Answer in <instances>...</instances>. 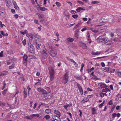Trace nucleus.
I'll return each mask as SVG.
<instances>
[{
	"label": "nucleus",
	"mask_w": 121,
	"mask_h": 121,
	"mask_svg": "<svg viewBox=\"0 0 121 121\" xmlns=\"http://www.w3.org/2000/svg\"><path fill=\"white\" fill-rule=\"evenodd\" d=\"M14 5V7L15 9L17 10H19V8L17 6V4L16 5Z\"/></svg>",
	"instance_id": "nucleus-35"
},
{
	"label": "nucleus",
	"mask_w": 121,
	"mask_h": 121,
	"mask_svg": "<svg viewBox=\"0 0 121 121\" xmlns=\"http://www.w3.org/2000/svg\"><path fill=\"white\" fill-rule=\"evenodd\" d=\"M3 51H1L0 53V57H2L3 56Z\"/></svg>",
	"instance_id": "nucleus-55"
},
{
	"label": "nucleus",
	"mask_w": 121,
	"mask_h": 121,
	"mask_svg": "<svg viewBox=\"0 0 121 121\" xmlns=\"http://www.w3.org/2000/svg\"><path fill=\"white\" fill-rule=\"evenodd\" d=\"M49 74H54L55 71H49Z\"/></svg>",
	"instance_id": "nucleus-45"
},
{
	"label": "nucleus",
	"mask_w": 121,
	"mask_h": 121,
	"mask_svg": "<svg viewBox=\"0 0 121 121\" xmlns=\"http://www.w3.org/2000/svg\"><path fill=\"white\" fill-rule=\"evenodd\" d=\"M98 43L102 44H107V45H111L112 43L110 41L107 37H104L103 36H100L97 39Z\"/></svg>",
	"instance_id": "nucleus-1"
},
{
	"label": "nucleus",
	"mask_w": 121,
	"mask_h": 121,
	"mask_svg": "<svg viewBox=\"0 0 121 121\" xmlns=\"http://www.w3.org/2000/svg\"><path fill=\"white\" fill-rule=\"evenodd\" d=\"M94 77L91 78V79H93L94 80H96L98 79L97 77L95 75V76H93Z\"/></svg>",
	"instance_id": "nucleus-38"
},
{
	"label": "nucleus",
	"mask_w": 121,
	"mask_h": 121,
	"mask_svg": "<svg viewBox=\"0 0 121 121\" xmlns=\"http://www.w3.org/2000/svg\"><path fill=\"white\" fill-rule=\"evenodd\" d=\"M54 113L56 115H57L60 116L61 115V114L60 112L58 110H54Z\"/></svg>",
	"instance_id": "nucleus-10"
},
{
	"label": "nucleus",
	"mask_w": 121,
	"mask_h": 121,
	"mask_svg": "<svg viewBox=\"0 0 121 121\" xmlns=\"http://www.w3.org/2000/svg\"><path fill=\"white\" fill-rule=\"evenodd\" d=\"M29 56L30 57V59H35L36 58V57L35 56L33 55H30Z\"/></svg>",
	"instance_id": "nucleus-39"
},
{
	"label": "nucleus",
	"mask_w": 121,
	"mask_h": 121,
	"mask_svg": "<svg viewBox=\"0 0 121 121\" xmlns=\"http://www.w3.org/2000/svg\"><path fill=\"white\" fill-rule=\"evenodd\" d=\"M23 44L24 46H25L26 44V39H24L22 41Z\"/></svg>",
	"instance_id": "nucleus-42"
},
{
	"label": "nucleus",
	"mask_w": 121,
	"mask_h": 121,
	"mask_svg": "<svg viewBox=\"0 0 121 121\" xmlns=\"http://www.w3.org/2000/svg\"><path fill=\"white\" fill-rule=\"evenodd\" d=\"M108 104L109 105H112L113 104L112 101V100H110L108 102Z\"/></svg>",
	"instance_id": "nucleus-51"
},
{
	"label": "nucleus",
	"mask_w": 121,
	"mask_h": 121,
	"mask_svg": "<svg viewBox=\"0 0 121 121\" xmlns=\"http://www.w3.org/2000/svg\"><path fill=\"white\" fill-rule=\"evenodd\" d=\"M49 78L51 81H52L54 79L55 77L54 74H49Z\"/></svg>",
	"instance_id": "nucleus-17"
},
{
	"label": "nucleus",
	"mask_w": 121,
	"mask_h": 121,
	"mask_svg": "<svg viewBox=\"0 0 121 121\" xmlns=\"http://www.w3.org/2000/svg\"><path fill=\"white\" fill-rule=\"evenodd\" d=\"M52 117L53 119L58 121H59L60 120V118L57 115H54L52 116Z\"/></svg>",
	"instance_id": "nucleus-12"
},
{
	"label": "nucleus",
	"mask_w": 121,
	"mask_h": 121,
	"mask_svg": "<svg viewBox=\"0 0 121 121\" xmlns=\"http://www.w3.org/2000/svg\"><path fill=\"white\" fill-rule=\"evenodd\" d=\"M66 58L69 61L72 62L73 63L74 61L73 59L70 58L69 57H67Z\"/></svg>",
	"instance_id": "nucleus-32"
},
{
	"label": "nucleus",
	"mask_w": 121,
	"mask_h": 121,
	"mask_svg": "<svg viewBox=\"0 0 121 121\" xmlns=\"http://www.w3.org/2000/svg\"><path fill=\"white\" fill-rule=\"evenodd\" d=\"M73 63L74 64V65L76 67L78 66V64L75 61L73 62Z\"/></svg>",
	"instance_id": "nucleus-52"
},
{
	"label": "nucleus",
	"mask_w": 121,
	"mask_h": 121,
	"mask_svg": "<svg viewBox=\"0 0 121 121\" xmlns=\"http://www.w3.org/2000/svg\"><path fill=\"white\" fill-rule=\"evenodd\" d=\"M112 118L113 119L114 118L116 117V113H113L112 114Z\"/></svg>",
	"instance_id": "nucleus-49"
},
{
	"label": "nucleus",
	"mask_w": 121,
	"mask_h": 121,
	"mask_svg": "<svg viewBox=\"0 0 121 121\" xmlns=\"http://www.w3.org/2000/svg\"><path fill=\"white\" fill-rule=\"evenodd\" d=\"M49 54L50 56L52 57L56 56L57 55V52L52 49L49 52Z\"/></svg>",
	"instance_id": "nucleus-4"
},
{
	"label": "nucleus",
	"mask_w": 121,
	"mask_h": 121,
	"mask_svg": "<svg viewBox=\"0 0 121 121\" xmlns=\"http://www.w3.org/2000/svg\"><path fill=\"white\" fill-rule=\"evenodd\" d=\"M28 57L26 55H25L23 57V64L25 66L27 65L26 61H27V59Z\"/></svg>",
	"instance_id": "nucleus-5"
},
{
	"label": "nucleus",
	"mask_w": 121,
	"mask_h": 121,
	"mask_svg": "<svg viewBox=\"0 0 121 121\" xmlns=\"http://www.w3.org/2000/svg\"><path fill=\"white\" fill-rule=\"evenodd\" d=\"M78 14H74L72 15V17L75 19H76L78 17Z\"/></svg>",
	"instance_id": "nucleus-34"
},
{
	"label": "nucleus",
	"mask_w": 121,
	"mask_h": 121,
	"mask_svg": "<svg viewBox=\"0 0 121 121\" xmlns=\"http://www.w3.org/2000/svg\"><path fill=\"white\" fill-rule=\"evenodd\" d=\"M26 36L29 38L30 39L32 40L34 38V35H33L32 34L30 33L29 34H26Z\"/></svg>",
	"instance_id": "nucleus-11"
},
{
	"label": "nucleus",
	"mask_w": 121,
	"mask_h": 121,
	"mask_svg": "<svg viewBox=\"0 0 121 121\" xmlns=\"http://www.w3.org/2000/svg\"><path fill=\"white\" fill-rule=\"evenodd\" d=\"M41 45V44L40 43L39 44L36 46V47L37 49L39 50L40 49V47Z\"/></svg>",
	"instance_id": "nucleus-43"
},
{
	"label": "nucleus",
	"mask_w": 121,
	"mask_h": 121,
	"mask_svg": "<svg viewBox=\"0 0 121 121\" xmlns=\"http://www.w3.org/2000/svg\"><path fill=\"white\" fill-rule=\"evenodd\" d=\"M38 17L39 19L43 18V15L42 14H39L38 15Z\"/></svg>",
	"instance_id": "nucleus-41"
},
{
	"label": "nucleus",
	"mask_w": 121,
	"mask_h": 121,
	"mask_svg": "<svg viewBox=\"0 0 121 121\" xmlns=\"http://www.w3.org/2000/svg\"><path fill=\"white\" fill-rule=\"evenodd\" d=\"M4 26H5L4 24H2L1 22L0 21V27L2 28Z\"/></svg>",
	"instance_id": "nucleus-46"
},
{
	"label": "nucleus",
	"mask_w": 121,
	"mask_h": 121,
	"mask_svg": "<svg viewBox=\"0 0 121 121\" xmlns=\"http://www.w3.org/2000/svg\"><path fill=\"white\" fill-rule=\"evenodd\" d=\"M28 49H29V48H31L34 47L33 45L30 42L28 43Z\"/></svg>",
	"instance_id": "nucleus-24"
},
{
	"label": "nucleus",
	"mask_w": 121,
	"mask_h": 121,
	"mask_svg": "<svg viewBox=\"0 0 121 121\" xmlns=\"http://www.w3.org/2000/svg\"><path fill=\"white\" fill-rule=\"evenodd\" d=\"M51 110L50 109H46L45 111V112L47 114H49L51 113Z\"/></svg>",
	"instance_id": "nucleus-26"
},
{
	"label": "nucleus",
	"mask_w": 121,
	"mask_h": 121,
	"mask_svg": "<svg viewBox=\"0 0 121 121\" xmlns=\"http://www.w3.org/2000/svg\"><path fill=\"white\" fill-rule=\"evenodd\" d=\"M39 115L38 114H32L30 115V117L32 118H33L35 117H39Z\"/></svg>",
	"instance_id": "nucleus-25"
},
{
	"label": "nucleus",
	"mask_w": 121,
	"mask_h": 121,
	"mask_svg": "<svg viewBox=\"0 0 121 121\" xmlns=\"http://www.w3.org/2000/svg\"><path fill=\"white\" fill-rule=\"evenodd\" d=\"M117 96L118 98H121V95L119 93H118L117 95Z\"/></svg>",
	"instance_id": "nucleus-60"
},
{
	"label": "nucleus",
	"mask_w": 121,
	"mask_h": 121,
	"mask_svg": "<svg viewBox=\"0 0 121 121\" xmlns=\"http://www.w3.org/2000/svg\"><path fill=\"white\" fill-rule=\"evenodd\" d=\"M110 91V90H109V89L107 88L104 89L102 90V91L103 92H105L106 93H107L108 91Z\"/></svg>",
	"instance_id": "nucleus-20"
},
{
	"label": "nucleus",
	"mask_w": 121,
	"mask_h": 121,
	"mask_svg": "<svg viewBox=\"0 0 121 121\" xmlns=\"http://www.w3.org/2000/svg\"><path fill=\"white\" fill-rule=\"evenodd\" d=\"M87 29V28L86 27H84L83 28H82L81 30V31L82 32H83L85 30H86Z\"/></svg>",
	"instance_id": "nucleus-64"
},
{
	"label": "nucleus",
	"mask_w": 121,
	"mask_h": 121,
	"mask_svg": "<svg viewBox=\"0 0 121 121\" xmlns=\"http://www.w3.org/2000/svg\"><path fill=\"white\" fill-rule=\"evenodd\" d=\"M100 3V1H93L91 2V4H98Z\"/></svg>",
	"instance_id": "nucleus-33"
},
{
	"label": "nucleus",
	"mask_w": 121,
	"mask_h": 121,
	"mask_svg": "<svg viewBox=\"0 0 121 121\" xmlns=\"http://www.w3.org/2000/svg\"><path fill=\"white\" fill-rule=\"evenodd\" d=\"M101 65L102 67H104L105 66V65L104 63L103 62H102L101 64Z\"/></svg>",
	"instance_id": "nucleus-61"
},
{
	"label": "nucleus",
	"mask_w": 121,
	"mask_h": 121,
	"mask_svg": "<svg viewBox=\"0 0 121 121\" xmlns=\"http://www.w3.org/2000/svg\"><path fill=\"white\" fill-rule=\"evenodd\" d=\"M27 31L26 30L24 32H22L21 31L20 32V33L22 34L23 35H24L25 34H26V32H27Z\"/></svg>",
	"instance_id": "nucleus-59"
},
{
	"label": "nucleus",
	"mask_w": 121,
	"mask_h": 121,
	"mask_svg": "<svg viewBox=\"0 0 121 121\" xmlns=\"http://www.w3.org/2000/svg\"><path fill=\"white\" fill-rule=\"evenodd\" d=\"M93 96V95H88L87 96V98L88 99H90L91 97H92Z\"/></svg>",
	"instance_id": "nucleus-48"
},
{
	"label": "nucleus",
	"mask_w": 121,
	"mask_h": 121,
	"mask_svg": "<svg viewBox=\"0 0 121 121\" xmlns=\"http://www.w3.org/2000/svg\"><path fill=\"white\" fill-rule=\"evenodd\" d=\"M37 91L39 92H43V91H45V90L43 89L38 87L37 88Z\"/></svg>",
	"instance_id": "nucleus-23"
},
{
	"label": "nucleus",
	"mask_w": 121,
	"mask_h": 121,
	"mask_svg": "<svg viewBox=\"0 0 121 121\" xmlns=\"http://www.w3.org/2000/svg\"><path fill=\"white\" fill-rule=\"evenodd\" d=\"M79 45L83 49H85L87 48V46L86 44L84 43L80 42Z\"/></svg>",
	"instance_id": "nucleus-6"
},
{
	"label": "nucleus",
	"mask_w": 121,
	"mask_h": 121,
	"mask_svg": "<svg viewBox=\"0 0 121 121\" xmlns=\"http://www.w3.org/2000/svg\"><path fill=\"white\" fill-rule=\"evenodd\" d=\"M6 4L8 8H9L10 6V3L8 1H6Z\"/></svg>",
	"instance_id": "nucleus-40"
},
{
	"label": "nucleus",
	"mask_w": 121,
	"mask_h": 121,
	"mask_svg": "<svg viewBox=\"0 0 121 121\" xmlns=\"http://www.w3.org/2000/svg\"><path fill=\"white\" fill-rule=\"evenodd\" d=\"M34 40L38 41L40 37L39 35L36 34L34 35Z\"/></svg>",
	"instance_id": "nucleus-9"
},
{
	"label": "nucleus",
	"mask_w": 121,
	"mask_h": 121,
	"mask_svg": "<svg viewBox=\"0 0 121 121\" xmlns=\"http://www.w3.org/2000/svg\"><path fill=\"white\" fill-rule=\"evenodd\" d=\"M65 16L66 17L67 19H69L70 16L69 13L65 14Z\"/></svg>",
	"instance_id": "nucleus-47"
},
{
	"label": "nucleus",
	"mask_w": 121,
	"mask_h": 121,
	"mask_svg": "<svg viewBox=\"0 0 121 121\" xmlns=\"http://www.w3.org/2000/svg\"><path fill=\"white\" fill-rule=\"evenodd\" d=\"M15 65L14 64H13L9 66V68L10 69H12L14 68V67Z\"/></svg>",
	"instance_id": "nucleus-36"
},
{
	"label": "nucleus",
	"mask_w": 121,
	"mask_h": 121,
	"mask_svg": "<svg viewBox=\"0 0 121 121\" xmlns=\"http://www.w3.org/2000/svg\"><path fill=\"white\" fill-rule=\"evenodd\" d=\"M24 98L25 99L27 95V90H26L25 88H24Z\"/></svg>",
	"instance_id": "nucleus-13"
},
{
	"label": "nucleus",
	"mask_w": 121,
	"mask_h": 121,
	"mask_svg": "<svg viewBox=\"0 0 121 121\" xmlns=\"http://www.w3.org/2000/svg\"><path fill=\"white\" fill-rule=\"evenodd\" d=\"M28 49L29 52L30 53L33 54H35V51L34 47L31 48H29Z\"/></svg>",
	"instance_id": "nucleus-7"
},
{
	"label": "nucleus",
	"mask_w": 121,
	"mask_h": 121,
	"mask_svg": "<svg viewBox=\"0 0 121 121\" xmlns=\"http://www.w3.org/2000/svg\"><path fill=\"white\" fill-rule=\"evenodd\" d=\"M103 105V103H101L99 104V108H101Z\"/></svg>",
	"instance_id": "nucleus-57"
},
{
	"label": "nucleus",
	"mask_w": 121,
	"mask_h": 121,
	"mask_svg": "<svg viewBox=\"0 0 121 121\" xmlns=\"http://www.w3.org/2000/svg\"><path fill=\"white\" fill-rule=\"evenodd\" d=\"M70 12L72 13V14H75L76 13V11L73 10H71Z\"/></svg>",
	"instance_id": "nucleus-62"
},
{
	"label": "nucleus",
	"mask_w": 121,
	"mask_h": 121,
	"mask_svg": "<svg viewBox=\"0 0 121 121\" xmlns=\"http://www.w3.org/2000/svg\"><path fill=\"white\" fill-rule=\"evenodd\" d=\"M8 73V72L7 71H4L1 73L2 76L6 75Z\"/></svg>",
	"instance_id": "nucleus-31"
},
{
	"label": "nucleus",
	"mask_w": 121,
	"mask_h": 121,
	"mask_svg": "<svg viewBox=\"0 0 121 121\" xmlns=\"http://www.w3.org/2000/svg\"><path fill=\"white\" fill-rule=\"evenodd\" d=\"M115 71V69H112V68H109V71L110 73H113Z\"/></svg>",
	"instance_id": "nucleus-29"
},
{
	"label": "nucleus",
	"mask_w": 121,
	"mask_h": 121,
	"mask_svg": "<svg viewBox=\"0 0 121 121\" xmlns=\"http://www.w3.org/2000/svg\"><path fill=\"white\" fill-rule=\"evenodd\" d=\"M7 90V89H6L5 90H4L2 91V94L3 95H5L6 93V91Z\"/></svg>",
	"instance_id": "nucleus-54"
},
{
	"label": "nucleus",
	"mask_w": 121,
	"mask_h": 121,
	"mask_svg": "<svg viewBox=\"0 0 121 121\" xmlns=\"http://www.w3.org/2000/svg\"><path fill=\"white\" fill-rule=\"evenodd\" d=\"M69 105H68V104H67V105H65L64 106V108L65 109H67V108L68 107H69Z\"/></svg>",
	"instance_id": "nucleus-50"
},
{
	"label": "nucleus",
	"mask_w": 121,
	"mask_h": 121,
	"mask_svg": "<svg viewBox=\"0 0 121 121\" xmlns=\"http://www.w3.org/2000/svg\"><path fill=\"white\" fill-rule=\"evenodd\" d=\"M41 56L42 58L44 59H46L48 56V54L47 53L46 51L43 49L41 52Z\"/></svg>",
	"instance_id": "nucleus-3"
},
{
	"label": "nucleus",
	"mask_w": 121,
	"mask_h": 121,
	"mask_svg": "<svg viewBox=\"0 0 121 121\" xmlns=\"http://www.w3.org/2000/svg\"><path fill=\"white\" fill-rule=\"evenodd\" d=\"M56 36L57 37V39H59V34L58 33V32L56 31Z\"/></svg>",
	"instance_id": "nucleus-44"
},
{
	"label": "nucleus",
	"mask_w": 121,
	"mask_h": 121,
	"mask_svg": "<svg viewBox=\"0 0 121 121\" xmlns=\"http://www.w3.org/2000/svg\"><path fill=\"white\" fill-rule=\"evenodd\" d=\"M59 39H57L56 40L54 39H52V41L54 42H57L58 40H59Z\"/></svg>",
	"instance_id": "nucleus-58"
},
{
	"label": "nucleus",
	"mask_w": 121,
	"mask_h": 121,
	"mask_svg": "<svg viewBox=\"0 0 121 121\" xmlns=\"http://www.w3.org/2000/svg\"><path fill=\"white\" fill-rule=\"evenodd\" d=\"M109 68L108 67H105L104 68V71L105 72H108V73H110L109 71Z\"/></svg>",
	"instance_id": "nucleus-22"
},
{
	"label": "nucleus",
	"mask_w": 121,
	"mask_h": 121,
	"mask_svg": "<svg viewBox=\"0 0 121 121\" xmlns=\"http://www.w3.org/2000/svg\"><path fill=\"white\" fill-rule=\"evenodd\" d=\"M69 71L66 72L64 76L62 78V82L64 84H66L69 80Z\"/></svg>",
	"instance_id": "nucleus-2"
},
{
	"label": "nucleus",
	"mask_w": 121,
	"mask_h": 121,
	"mask_svg": "<svg viewBox=\"0 0 121 121\" xmlns=\"http://www.w3.org/2000/svg\"><path fill=\"white\" fill-rule=\"evenodd\" d=\"M37 41L35 40L33 41V43L34 45H36L37 44Z\"/></svg>",
	"instance_id": "nucleus-53"
},
{
	"label": "nucleus",
	"mask_w": 121,
	"mask_h": 121,
	"mask_svg": "<svg viewBox=\"0 0 121 121\" xmlns=\"http://www.w3.org/2000/svg\"><path fill=\"white\" fill-rule=\"evenodd\" d=\"M39 7L41 11H45V10H48V9L44 7Z\"/></svg>",
	"instance_id": "nucleus-18"
},
{
	"label": "nucleus",
	"mask_w": 121,
	"mask_h": 121,
	"mask_svg": "<svg viewBox=\"0 0 121 121\" xmlns=\"http://www.w3.org/2000/svg\"><path fill=\"white\" fill-rule=\"evenodd\" d=\"M67 40L68 42H72L73 41L74 39L71 38H69L67 39Z\"/></svg>",
	"instance_id": "nucleus-27"
},
{
	"label": "nucleus",
	"mask_w": 121,
	"mask_h": 121,
	"mask_svg": "<svg viewBox=\"0 0 121 121\" xmlns=\"http://www.w3.org/2000/svg\"><path fill=\"white\" fill-rule=\"evenodd\" d=\"M55 4L58 8L60 7L61 5V4L60 3L57 2H55Z\"/></svg>",
	"instance_id": "nucleus-28"
},
{
	"label": "nucleus",
	"mask_w": 121,
	"mask_h": 121,
	"mask_svg": "<svg viewBox=\"0 0 121 121\" xmlns=\"http://www.w3.org/2000/svg\"><path fill=\"white\" fill-rule=\"evenodd\" d=\"M77 86L79 92L81 91H83L82 87L78 83H77Z\"/></svg>",
	"instance_id": "nucleus-16"
},
{
	"label": "nucleus",
	"mask_w": 121,
	"mask_h": 121,
	"mask_svg": "<svg viewBox=\"0 0 121 121\" xmlns=\"http://www.w3.org/2000/svg\"><path fill=\"white\" fill-rule=\"evenodd\" d=\"M34 22L36 24H39L38 23V20H34Z\"/></svg>",
	"instance_id": "nucleus-56"
},
{
	"label": "nucleus",
	"mask_w": 121,
	"mask_h": 121,
	"mask_svg": "<svg viewBox=\"0 0 121 121\" xmlns=\"http://www.w3.org/2000/svg\"><path fill=\"white\" fill-rule=\"evenodd\" d=\"M44 118L45 119H46L47 120H48L50 118V117L49 115H47L45 116H44Z\"/></svg>",
	"instance_id": "nucleus-37"
},
{
	"label": "nucleus",
	"mask_w": 121,
	"mask_h": 121,
	"mask_svg": "<svg viewBox=\"0 0 121 121\" xmlns=\"http://www.w3.org/2000/svg\"><path fill=\"white\" fill-rule=\"evenodd\" d=\"M119 17V16H113V18H114V19H113V20L114 21V22H117L118 21L117 20L118 19Z\"/></svg>",
	"instance_id": "nucleus-21"
},
{
	"label": "nucleus",
	"mask_w": 121,
	"mask_h": 121,
	"mask_svg": "<svg viewBox=\"0 0 121 121\" xmlns=\"http://www.w3.org/2000/svg\"><path fill=\"white\" fill-rule=\"evenodd\" d=\"M48 69L49 71H55L54 67L51 65H50L48 67Z\"/></svg>",
	"instance_id": "nucleus-14"
},
{
	"label": "nucleus",
	"mask_w": 121,
	"mask_h": 121,
	"mask_svg": "<svg viewBox=\"0 0 121 121\" xmlns=\"http://www.w3.org/2000/svg\"><path fill=\"white\" fill-rule=\"evenodd\" d=\"M41 84L40 82H38L35 83V87H37L38 88V87L40 86Z\"/></svg>",
	"instance_id": "nucleus-19"
},
{
	"label": "nucleus",
	"mask_w": 121,
	"mask_h": 121,
	"mask_svg": "<svg viewBox=\"0 0 121 121\" xmlns=\"http://www.w3.org/2000/svg\"><path fill=\"white\" fill-rule=\"evenodd\" d=\"M110 36L112 37H113L114 36V34L113 33H111L110 34Z\"/></svg>",
	"instance_id": "nucleus-63"
},
{
	"label": "nucleus",
	"mask_w": 121,
	"mask_h": 121,
	"mask_svg": "<svg viewBox=\"0 0 121 121\" xmlns=\"http://www.w3.org/2000/svg\"><path fill=\"white\" fill-rule=\"evenodd\" d=\"M91 110L92 114L94 115L96 114V110L95 109V108L92 107L91 108Z\"/></svg>",
	"instance_id": "nucleus-15"
},
{
	"label": "nucleus",
	"mask_w": 121,
	"mask_h": 121,
	"mask_svg": "<svg viewBox=\"0 0 121 121\" xmlns=\"http://www.w3.org/2000/svg\"><path fill=\"white\" fill-rule=\"evenodd\" d=\"M90 30L95 33H97L98 32V30L94 29L93 28H90Z\"/></svg>",
	"instance_id": "nucleus-30"
},
{
	"label": "nucleus",
	"mask_w": 121,
	"mask_h": 121,
	"mask_svg": "<svg viewBox=\"0 0 121 121\" xmlns=\"http://www.w3.org/2000/svg\"><path fill=\"white\" fill-rule=\"evenodd\" d=\"M74 77L75 78L79 80H81L82 79V77L79 74H77L75 75Z\"/></svg>",
	"instance_id": "nucleus-8"
}]
</instances>
